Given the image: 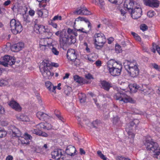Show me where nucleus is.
<instances>
[{"instance_id": "f257e3e1", "label": "nucleus", "mask_w": 160, "mask_h": 160, "mask_svg": "<svg viewBox=\"0 0 160 160\" xmlns=\"http://www.w3.org/2000/svg\"><path fill=\"white\" fill-rule=\"evenodd\" d=\"M107 64L109 72L112 75L118 76L120 74L122 68L121 63L111 59L107 62Z\"/></svg>"}, {"instance_id": "f03ea898", "label": "nucleus", "mask_w": 160, "mask_h": 160, "mask_svg": "<svg viewBox=\"0 0 160 160\" xmlns=\"http://www.w3.org/2000/svg\"><path fill=\"white\" fill-rule=\"evenodd\" d=\"M76 41V39L74 37L70 35L69 37L67 34L66 30L65 29H63V31L61 35H60L59 38V44L61 48L66 50V49L64 48V47L66 46L67 43L74 44Z\"/></svg>"}, {"instance_id": "7ed1b4c3", "label": "nucleus", "mask_w": 160, "mask_h": 160, "mask_svg": "<svg viewBox=\"0 0 160 160\" xmlns=\"http://www.w3.org/2000/svg\"><path fill=\"white\" fill-rule=\"evenodd\" d=\"M152 139H146L144 143L148 150L152 151L153 152L154 157L160 159V148L157 143L152 141Z\"/></svg>"}, {"instance_id": "20e7f679", "label": "nucleus", "mask_w": 160, "mask_h": 160, "mask_svg": "<svg viewBox=\"0 0 160 160\" xmlns=\"http://www.w3.org/2000/svg\"><path fill=\"white\" fill-rule=\"evenodd\" d=\"M39 68L43 76L46 79H50L54 75L50 71V64L46 60H44L41 63Z\"/></svg>"}, {"instance_id": "39448f33", "label": "nucleus", "mask_w": 160, "mask_h": 160, "mask_svg": "<svg viewBox=\"0 0 160 160\" xmlns=\"http://www.w3.org/2000/svg\"><path fill=\"white\" fill-rule=\"evenodd\" d=\"M129 88L132 92L135 93L138 90L141 91V93L144 95L149 94L152 91V89L146 84L139 85L136 83L131 84L129 86Z\"/></svg>"}, {"instance_id": "423d86ee", "label": "nucleus", "mask_w": 160, "mask_h": 160, "mask_svg": "<svg viewBox=\"0 0 160 160\" xmlns=\"http://www.w3.org/2000/svg\"><path fill=\"white\" fill-rule=\"evenodd\" d=\"M113 97L115 100L119 101L122 104L127 102L134 103L135 102L134 100L124 92H118L114 95Z\"/></svg>"}, {"instance_id": "0eeeda50", "label": "nucleus", "mask_w": 160, "mask_h": 160, "mask_svg": "<svg viewBox=\"0 0 160 160\" xmlns=\"http://www.w3.org/2000/svg\"><path fill=\"white\" fill-rule=\"evenodd\" d=\"M12 32L15 35L20 33L22 30V27L20 22L15 19H12L10 22Z\"/></svg>"}, {"instance_id": "6e6552de", "label": "nucleus", "mask_w": 160, "mask_h": 160, "mask_svg": "<svg viewBox=\"0 0 160 160\" xmlns=\"http://www.w3.org/2000/svg\"><path fill=\"white\" fill-rule=\"evenodd\" d=\"M95 45L98 49H100L103 46L106 42V39L103 33H98L94 35Z\"/></svg>"}, {"instance_id": "1a4fd4ad", "label": "nucleus", "mask_w": 160, "mask_h": 160, "mask_svg": "<svg viewBox=\"0 0 160 160\" xmlns=\"http://www.w3.org/2000/svg\"><path fill=\"white\" fill-rule=\"evenodd\" d=\"M15 60L12 57L9 55L4 56L2 61H0V64L6 67H8V65L12 66L14 64Z\"/></svg>"}, {"instance_id": "9d476101", "label": "nucleus", "mask_w": 160, "mask_h": 160, "mask_svg": "<svg viewBox=\"0 0 160 160\" xmlns=\"http://www.w3.org/2000/svg\"><path fill=\"white\" fill-rule=\"evenodd\" d=\"M142 12V10L141 8L135 7L130 13L133 18L137 19L141 17Z\"/></svg>"}, {"instance_id": "9b49d317", "label": "nucleus", "mask_w": 160, "mask_h": 160, "mask_svg": "<svg viewBox=\"0 0 160 160\" xmlns=\"http://www.w3.org/2000/svg\"><path fill=\"white\" fill-rule=\"evenodd\" d=\"M77 53L75 50L72 49H69L67 52V56L68 59L74 61L77 58Z\"/></svg>"}, {"instance_id": "f8f14e48", "label": "nucleus", "mask_w": 160, "mask_h": 160, "mask_svg": "<svg viewBox=\"0 0 160 160\" xmlns=\"http://www.w3.org/2000/svg\"><path fill=\"white\" fill-rule=\"evenodd\" d=\"M73 13L78 15L82 14L85 15H88L91 14V12L88 11L84 6H81L80 8L75 11Z\"/></svg>"}, {"instance_id": "ddd939ff", "label": "nucleus", "mask_w": 160, "mask_h": 160, "mask_svg": "<svg viewBox=\"0 0 160 160\" xmlns=\"http://www.w3.org/2000/svg\"><path fill=\"white\" fill-rule=\"evenodd\" d=\"M52 158L56 160H59L60 158L62 156V153L61 149H56L51 152Z\"/></svg>"}, {"instance_id": "4468645a", "label": "nucleus", "mask_w": 160, "mask_h": 160, "mask_svg": "<svg viewBox=\"0 0 160 160\" xmlns=\"http://www.w3.org/2000/svg\"><path fill=\"white\" fill-rule=\"evenodd\" d=\"M145 4L151 7L158 8L159 6V2L157 0H143Z\"/></svg>"}, {"instance_id": "2eb2a0df", "label": "nucleus", "mask_w": 160, "mask_h": 160, "mask_svg": "<svg viewBox=\"0 0 160 160\" xmlns=\"http://www.w3.org/2000/svg\"><path fill=\"white\" fill-rule=\"evenodd\" d=\"M135 4V2L133 0H126L123 4L124 8H126L130 12L134 8L133 6Z\"/></svg>"}, {"instance_id": "dca6fc26", "label": "nucleus", "mask_w": 160, "mask_h": 160, "mask_svg": "<svg viewBox=\"0 0 160 160\" xmlns=\"http://www.w3.org/2000/svg\"><path fill=\"white\" fill-rule=\"evenodd\" d=\"M129 74L132 77L135 78L139 74V70L136 65H135L133 68H131L127 71Z\"/></svg>"}, {"instance_id": "f3484780", "label": "nucleus", "mask_w": 160, "mask_h": 160, "mask_svg": "<svg viewBox=\"0 0 160 160\" xmlns=\"http://www.w3.org/2000/svg\"><path fill=\"white\" fill-rule=\"evenodd\" d=\"M24 46L23 42H19L12 45L11 47V49L14 52H18L21 50L24 47Z\"/></svg>"}, {"instance_id": "a211bd4d", "label": "nucleus", "mask_w": 160, "mask_h": 160, "mask_svg": "<svg viewBox=\"0 0 160 160\" xmlns=\"http://www.w3.org/2000/svg\"><path fill=\"white\" fill-rule=\"evenodd\" d=\"M40 48H41V49L46 51L48 49V48L50 44H48L47 41L45 40V38H42L41 39L39 42Z\"/></svg>"}, {"instance_id": "6ab92c4d", "label": "nucleus", "mask_w": 160, "mask_h": 160, "mask_svg": "<svg viewBox=\"0 0 160 160\" xmlns=\"http://www.w3.org/2000/svg\"><path fill=\"white\" fill-rule=\"evenodd\" d=\"M8 105L15 110L20 112L21 111L22 108L15 101L12 100L8 102Z\"/></svg>"}, {"instance_id": "aec40b11", "label": "nucleus", "mask_w": 160, "mask_h": 160, "mask_svg": "<svg viewBox=\"0 0 160 160\" xmlns=\"http://www.w3.org/2000/svg\"><path fill=\"white\" fill-rule=\"evenodd\" d=\"M76 151V149L74 147L69 146L66 149L65 152L67 155L72 156L75 155Z\"/></svg>"}, {"instance_id": "412c9836", "label": "nucleus", "mask_w": 160, "mask_h": 160, "mask_svg": "<svg viewBox=\"0 0 160 160\" xmlns=\"http://www.w3.org/2000/svg\"><path fill=\"white\" fill-rule=\"evenodd\" d=\"M36 115L37 117L40 120L42 121H45L48 118V115L43 112H38Z\"/></svg>"}, {"instance_id": "4be33fe9", "label": "nucleus", "mask_w": 160, "mask_h": 160, "mask_svg": "<svg viewBox=\"0 0 160 160\" xmlns=\"http://www.w3.org/2000/svg\"><path fill=\"white\" fill-rule=\"evenodd\" d=\"M125 69L127 71L131 68H133L135 64H133V62L126 60L123 63Z\"/></svg>"}, {"instance_id": "5701e85b", "label": "nucleus", "mask_w": 160, "mask_h": 160, "mask_svg": "<svg viewBox=\"0 0 160 160\" xmlns=\"http://www.w3.org/2000/svg\"><path fill=\"white\" fill-rule=\"evenodd\" d=\"M45 85L49 91L52 92H55V89L57 88V87L54 86L51 82L49 81L46 82H45Z\"/></svg>"}, {"instance_id": "b1692460", "label": "nucleus", "mask_w": 160, "mask_h": 160, "mask_svg": "<svg viewBox=\"0 0 160 160\" xmlns=\"http://www.w3.org/2000/svg\"><path fill=\"white\" fill-rule=\"evenodd\" d=\"M11 131L12 132V135L13 137H19L21 135V132L18 128L15 126L12 127Z\"/></svg>"}, {"instance_id": "393cba45", "label": "nucleus", "mask_w": 160, "mask_h": 160, "mask_svg": "<svg viewBox=\"0 0 160 160\" xmlns=\"http://www.w3.org/2000/svg\"><path fill=\"white\" fill-rule=\"evenodd\" d=\"M32 131L33 133L35 134H36L40 136L46 137L48 136L47 133L44 132H42L40 130L34 129L32 130Z\"/></svg>"}, {"instance_id": "a878e982", "label": "nucleus", "mask_w": 160, "mask_h": 160, "mask_svg": "<svg viewBox=\"0 0 160 160\" xmlns=\"http://www.w3.org/2000/svg\"><path fill=\"white\" fill-rule=\"evenodd\" d=\"M73 78L75 81L80 84H83L86 83V80L84 79L78 75H74Z\"/></svg>"}, {"instance_id": "bb28decb", "label": "nucleus", "mask_w": 160, "mask_h": 160, "mask_svg": "<svg viewBox=\"0 0 160 160\" xmlns=\"http://www.w3.org/2000/svg\"><path fill=\"white\" fill-rule=\"evenodd\" d=\"M101 84L102 88L107 91H108L110 88L112 87L111 84L106 81H103Z\"/></svg>"}, {"instance_id": "cd10ccee", "label": "nucleus", "mask_w": 160, "mask_h": 160, "mask_svg": "<svg viewBox=\"0 0 160 160\" xmlns=\"http://www.w3.org/2000/svg\"><path fill=\"white\" fill-rule=\"evenodd\" d=\"M45 30V31L43 32L42 36V38L45 39L46 38L49 39L52 35V34L48 28H47Z\"/></svg>"}, {"instance_id": "c85d7f7f", "label": "nucleus", "mask_w": 160, "mask_h": 160, "mask_svg": "<svg viewBox=\"0 0 160 160\" xmlns=\"http://www.w3.org/2000/svg\"><path fill=\"white\" fill-rule=\"evenodd\" d=\"M48 13V11L46 9L38 10L37 12V13L39 16L43 18L47 16Z\"/></svg>"}, {"instance_id": "c756f323", "label": "nucleus", "mask_w": 160, "mask_h": 160, "mask_svg": "<svg viewBox=\"0 0 160 160\" xmlns=\"http://www.w3.org/2000/svg\"><path fill=\"white\" fill-rule=\"evenodd\" d=\"M17 119L20 121L24 122H28L29 121V119L28 116L23 114L20 115H18L16 116Z\"/></svg>"}, {"instance_id": "7c9ffc66", "label": "nucleus", "mask_w": 160, "mask_h": 160, "mask_svg": "<svg viewBox=\"0 0 160 160\" xmlns=\"http://www.w3.org/2000/svg\"><path fill=\"white\" fill-rule=\"evenodd\" d=\"M139 121L138 119H135L133 121L130 122V123L127 125L126 127H128V128H132V127L135 125L136 127L139 124Z\"/></svg>"}, {"instance_id": "2f4dec72", "label": "nucleus", "mask_w": 160, "mask_h": 160, "mask_svg": "<svg viewBox=\"0 0 160 160\" xmlns=\"http://www.w3.org/2000/svg\"><path fill=\"white\" fill-rule=\"evenodd\" d=\"M78 97L80 102L81 103H84L86 100V95L82 93H79Z\"/></svg>"}, {"instance_id": "473e14b6", "label": "nucleus", "mask_w": 160, "mask_h": 160, "mask_svg": "<svg viewBox=\"0 0 160 160\" xmlns=\"http://www.w3.org/2000/svg\"><path fill=\"white\" fill-rule=\"evenodd\" d=\"M50 48L51 49L52 53L55 55H58L59 53V52L51 44L48 48V49Z\"/></svg>"}, {"instance_id": "72a5a7b5", "label": "nucleus", "mask_w": 160, "mask_h": 160, "mask_svg": "<svg viewBox=\"0 0 160 160\" xmlns=\"http://www.w3.org/2000/svg\"><path fill=\"white\" fill-rule=\"evenodd\" d=\"M64 89V92L67 95H68L72 91V89L70 87L66 86L65 87Z\"/></svg>"}, {"instance_id": "f704fd0d", "label": "nucleus", "mask_w": 160, "mask_h": 160, "mask_svg": "<svg viewBox=\"0 0 160 160\" xmlns=\"http://www.w3.org/2000/svg\"><path fill=\"white\" fill-rule=\"evenodd\" d=\"M126 130L129 136V138H133L134 137L135 134L133 133L131 131L132 128H128V127H126Z\"/></svg>"}, {"instance_id": "c9c22d12", "label": "nucleus", "mask_w": 160, "mask_h": 160, "mask_svg": "<svg viewBox=\"0 0 160 160\" xmlns=\"http://www.w3.org/2000/svg\"><path fill=\"white\" fill-rule=\"evenodd\" d=\"M46 28L43 26L40 25L38 26V30L41 35L43 34V32L45 31Z\"/></svg>"}, {"instance_id": "e433bc0d", "label": "nucleus", "mask_w": 160, "mask_h": 160, "mask_svg": "<svg viewBox=\"0 0 160 160\" xmlns=\"http://www.w3.org/2000/svg\"><path fill=\"white\" fill-rule=\"evenodd\" d=\"M37 129L42 130V129H45V123L43 122L40 123L36 126Z\"/></svg>"}, {"instance_id": "4c0bfd02", "label": "nucleus", "mask_w": 160, "mask_h": 160, "mask_svg": "<svg viewBox=\"0 0 160 160\" xmlns=\"http://www.w3.org/2000/svg\"><path fill=\"white\" fill-rule=\"evenodd\" d=\"M115 49L117 53H120L122 51L121 46L118 44H116Z\"/></svg>"}, {"instance_id": "58836bf2", "label": "nucleus", "mask_w": 160, "mask_h": 160, "mask_svg": "<svg viewBox=\"0 0 160 160\" xmlns=\"http://www.w3.org/2000/svg\"><path fill=\"white\" fill-rule=\"evenodd\" d=\"M109 1L112 3H114L117 4H120L122 3L123 0H108Z\"/></svg>"}, {"instance_id": "ea45409f", "label": "nucleus", "mask_w": 160, "mask_h": 160, "mask_svg": "<svg viewBox=\"0 0 160 160\" xmlns=\"http://www.w3.org/2000/svg\"><path fill=\"white\" fill-rule=\"evenodd\" d=\"M97 154L98 156L102 159L103 160H106L107 158L105 157V156L102 153V152L100 151H97Z\"/></svg>"}, {"instance_id": "a19ab883", "label": "nucleus", "mask_w": 160, "mask_h": 160, "mask_svg": "<svg viewBox=\"0 0 160 160\" xmlns=\"http://www.w3.org/2000/svg\"><path fill=\"white\" fill-rule=\"evenodd\" d=\"M45 129L47 130H50L52 128V125L51 124L47 122L45 123Z\"/></svg>"}, {"instance_id": "79ce46f5", "label": "nucleus", "mask_w": 160, "mask_h": 160, "mask_svg": "<svg viewBox=\"0 0 160 160\" xmlns=\"http://www.w3.org/2000/svg\"><path fill=\"white\" fill-rule=\"evenodd\" d=\"M75 24H76V22H74V25H73V27L75 30V31H79L81 32H82L84 33H87V32L86 31H83V30L84 29L83 28H82L81 29H78L76 28V27L77 26L75 25Z\"/></svg>"}, {"instance_id": "37998d69", "label": "nucleus", "mask_w": 160, "mask_h": 160, "mask_svg": "<svg viewBox=\"0 0 160 160\" xmlns=\"http://www.w3.org/2000/svg\"><path fill=\"white\" fill-rule=\"evenodd\" d=\"M7 134V132L4 130H0V138L5 137Z\"/></svg>"}, {"instance_id": "c03bdc74", "label": "nucleus", "mask_w": 160, "mask_h": 160, "mask_svg": "<svg viewBox=\"0 0 160 160\" xmlns=\"http://www.w3.org/2000/svg\"><path fill=\"white\" fill-rule=\"evenodd\" d=\"M119 119L117 116L113 118V123L114 124L117 125L119 121Z\"/></svg>"}, {"instance_id": "a18cd8bd", "label": "nucleus", "mask_w": 160, "mask_h": 160, "mask_svg": "<svg viewBox=\"0 0 160 160\" xmlns=\"http://www.w3.org/2000/svg\"><path fill=\"white\" fill-rule=\"evenodd\" d=\"M100 123V121L98 120H96L92 122V124L94 128H97V126L98 125V124Z\"/></svg>"}, {"instance_id": "49530a36", "label": "nucleus", "mask_w": 160, "mask_h": 160, "mask_svg": "<svg viewBox=\"0 0 160 160\" xmlns=\"http://www.w3.org/2000/svg\"><path fill=\"white\" fill-rule=\"evenodd\" d=\"M141 29L143 31L147 30L148 29V27L145 24H142L140 27Z\"/></svg>"}, {"instance_id": "de8ad7c7", "label": "nucleus", "mask_w": 160, "mask_h": 160, "mask_svg": "<svg viewBox=\"0 0 160 160\" xmlns=\"http://www.w3.org/2000/svg\"><path fill=\"white\" fill-rule=\"evenodd\" d=\"M54 113L56 115V116L59 119V120L63 122L62 120L63 118L61 116L59 115V112H58V111H55L54 112Z\"/></svg>"}, {"instance_id": "09e8293b", "label": "nucleus", "mask_w": 160, "mask_h": 160, "mask_svg": "<svg viewBox=\"0 0 160 160\" xmlns=\"http://www.w3.org/2000/svg\"><path fill=\"white\" fill-rule=\"evenodd\" d=\"M73 32L74 31H73V30L70 28H68L67 30V34H68V35L69 36V37H70V35H72V34Z\"/></svg>"}, {"instance_id": "8fccbe9b", "label": "nucleus", "mask_w": 160, "mask_h": 160, "mask_svg": "<svg viewBox=\"0 0 160 160\" xmlns=\"http://www.w3.org/2000/svg\"><path fill=\"white\" fill-rule=\"evenodd\" d=\"M53 21L52 20L49 21V24L50 25H51L53 28H56L57 27V25L56 23H54Z\"/></svg>"}, {"instance_id": "3c124183", "label": "nucleus", "mask_w": 160, "mask_h": 160, "mask_svg": "<svg viewBox=\"0 0 160 160\" xmlns=\"http://www.w3.org/2000/svg\"><path fill=\"white\" fill-rule=\"evenodd\" d=\"M152 67L155 69L159 70L160 69V67L156 63H153L152 64Z\"/></svg>"}, {"instance_id": "603ef678", "label": "nucleus", "mask_w": 160, "mask_h": 160, "mask_svg": "<svg viewBox=\"0 0 160 160\" xmlns=\"http://www.w3.org/2000/svg\"><path fill=\"white\" fill-rule=\"evenodd\" d=\"M90 55H92V57L91 58L90 60V62H95L96 60V58H95V55L94 54H91Z\"/></svg>"}, {"instance_id": "864d4df0", "label": "nucleus", "mask_w": 160, "mask_h": 160, "mask_svg": "<svg viewBox=\"0 0 160 160\" xmlns=\"http://www.w3.org/2000/svg\"><path fill=\"white\" fill-rule=\"evenodd\" d=\"M117 160H131L128 158H125L122 156H118L117 157Z\"/></svg>"}, {"instance_id": "5fc2aeb1", "label": "nucleus", "mask_w": 160, "mask_h": 160, "mask_svg": "<svg viewBox=\"0 0 160 160\" xmlns=\"http://www.w3.org/2000/svg\"><path fill=\"white\" fill-rule=\"evenodd\" d=\"M154 11H149L147 13V15L149 17H152L154 16Z\"/></svg>"}, {"instance_id": "6e6d98bb", "label": "nucleus", "mask_w": 160, "mask_h": 160, "mask_svg": "<svg viewBox=\"0 0 160 160\" xmlns=\"http://www.w3.org/2000/svg\"><path fill=\"white\" fill-rule=\"evenodd\" d=\"M28 16L27 15H24L23 16V19L24 21L26 22H30V20L28 19Z\"/></svg>"}, {"instance_id": "4d7b16f0", "label": "nucleus", "mask_w": 160, "mask_h": 160, "mask_svg": "<svg viewBox=\"0 0 160 160\" xmlns=\"http://www.w3.org/2000/svg\"><path fill=\"white\" fill-rule=\"evenodd\" d=\"M59 19L61 20L62 19V17L61 16H59L58 15L55 16L52 19L53 21Z\"/></svg>"}, {"instance_id": "13d9d810", "label": "nucleus", "mask_w": 160, "mask_h": 160, "mask_svg": "<svg viewBox=\"0 0 160 160\" xmlns=\"http://www.w3.org/2000/svg\"><path fill=\"white\" fill-rule=\"evenodd\" d=\"M101 61L99 60L96 61L95 63V64L97 67H100L101 65Z\"/></svg>"}, {"instance_id": "bf43d9fd", "label": "nucleus", "mask_w": 160, "mask_h": 160, "mask_svg": "<svg viewBox=\"0 0 160 160\" xmlns=\"http://www.w3.org/2000/svg\"><path fill=\"white\" fill-rule=\"evenodd\" d=\"M85 18L83 17H80L77 18L75 20V22L76 21H84Z\"/></svg>"}, {"instance_id": "052dcab7", "label": "nucleus", "mask_w": 160, "mask_h": 160, "mask_svg": "<svg viewBox=\"0 0 160 160\" xmlns=\"http://www.w3.org/2000/svg\"><path fill=\"white\" fill-rule=\"evenodd\" d=\"M85 77L88 79H91L93 78L92 75L89 73L86 75L85 76Z\"/></svg>"}, {"instance_id": "680f3d73", "label": "nucleus", "mask_w": 160, "mask_h": 160, "mask_svg": "<svg viewBox=\"0 0 160 160\" xmlns=\"http://www.w3.org/2000/svg\"><path fill=\"white\" fill-rule=\"evenodd\" d=\"M24 136L26 139H29V140H30L32 138L31 136L27 133H25V134Z\"/></svg>"}, {"instance_id": "e2e57ef3", "label": "nucleus", "mask_w": 160, "mask_h": 160, "mask_svg": "<svg viewBox=\"0 0 160 160\" xmlns=\"http://www.w3.org/2000/svg\"><path fill=\"white\" fill-rule=\"evenodd\" d=\"M35 13V12L34 10H30L29 11V14L30 16H33Z\"/></svg>"}, {"instance_id": "0e129e2a", "label": "nucleus", "mask_w": 160, "mask_h": 160, "mask_svg": "<svg viewBox=\"0 0 160 160\" xmlns=\"http://www.w3.org/2000/svg\"><path fill=\"white\" fill-rule=\"evenodd\" d=\"M99 4L100 5V8H102L103 6L104 5V2L103 0H99Z\"/></svg>"}, {"instance_id": "69168bd1", "label": "nucleus", "mask_w": 160, "mask_h": 160, "mask_svg": "<svg viewBox=\"0 0 160 160\" xmlns=\"http://www.w3.org/2000/svg\"><path fill=\"white\" fill-rule=\"evenodd\" d=\"M6 82V81L3 80H0V86H2L4 85Z\"/></svg>"}, {"instance_id": "338daca9", "label": "nucleus", "mask_w": 160, "mask_h": 160, "mask_svg": "<svg viewBox=\"0 0 160 160\" xmlns=\"http://www.w3.org/2000/svg\"><path fill=\"white\" fill-rule=\"evenodd\" d=\"M22 144L23 145H28L29 144V141H28L27 140H26L24 141H22Z\"/></svg>"}, {"instance_id": "774afa93", "label": "nucleus", "mask_w": 160, "mask_h": 160, "mask_svg": "<svg viewBox=\"0 0 160 160\" xmlns=\"http://www.w3.org/2000/svg\"><path fill=\"white\" fill-rule=\"evenodd\" d=\"M5 111L4 108L0 105V114H2L4 113Z\"/></svg>"}]
</instances>
